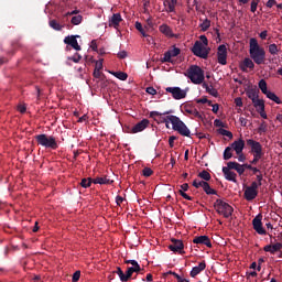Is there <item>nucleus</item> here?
Here are the masks:
<instances>
[{"label":"nucleus","mask_w":282,"mask_h":282,"mask_svg":"<svg viewBox=\"0 0 282 282\" xmlns=\"http://www.w3.org/2000/svg\"><path fill=\"white\" fill-rule=\"evenodd\" d=\"M249 54L256 65H265V48L254 37L249 40Z\"/></svg>","instance_id":"f257e3e1"},{"label":"nucleus","mask_w":282,"mask_h":282,"mask_svg":"<svg viewBox=\"0 0 282 282\" xmlns=\"http://www.w3.org/2000/svg\"><path fill=\"white\" fill-rule=\"evenodd\" d=\"M35 142L39 147H43L44 149H52V151L58 149V142L54 135H47L45 133L36 134Z\"/></svg>","instance_id":"f03ea898"},{"label":"nucleus","mask_w":282,"mask_h":282,"mask_svg":"<svg viewBox=\"0 0 282 282\" xmlns=\"http://www.w3.org/2000/svg\"><path fill=\"white\" fill-rule=\"evenodd\" d=\"M169 120L172 124V129L177 131L180 135H184L185 138H191V130L186 127V123L180 119L177 116L170 115Z\"/></svg>","instance_id":"7ed1b4c3"},{"label":"nucleus","mask_w":282,"mask_h":282,"mask_svg":"<svg viewBox=\"0 0 282 282\" xmlns=\"http://www.w3.org/2000/svg\"><path fill=\"white\" fill-rule=\"evenodd\" d=\"M187 78L194 84V85H202L204 83V69L197 65H192L188 69L187 73L185 74Z\"/></svg>","instance_id":"20e7f679"},{"label":"nucleus","mask_w":282,"mask_h":282,"mask_svg":"<svg viewBox=\"0 0 282 282\" xmlns=\"http://www.w3.org/2000/svg\"><path fill=\"white\" fill-rule=\"evenodd\" d=\"M214 208L216 210V213H218V215H223V217H225V219H229L230 217H232V213H235V208H232V206H230V204L221 200V199H216V202L214 203Z\"/></svg>","instance_id":"39448f33"},{"label":"nucleus","mask_w":282,"mask_h":282,"mask_svg":"<svg viewBox=\"0 0 282 282\" xmlns=\"http://www.w3.org/2000/svg\"><path fill=\"white\" fill-rule=\"evenodd\" d=\"M192 52L194 56L206 59L208 58V54H210V48L202 44V42L196 41L192 47Z\"/></svg>","instance_id":"423d86ee"},{"label":"nucleus","mask_w":282,"mask_h":282,"mask_svg":"<svg viewBox=\"0 0 282 282\" xmlns=\"http://www.w3.org/2000/svg\"><path fill=\"white\" fill-rule=\"evenodd\" d=\"M247 147L250 148V153H252V155H264L263 145H261L259 141H254V139H248Z\"/></svg>","instance_id":"0eeeda50"},{"label":"nucleus","mask_w":282,"mask_h":282,"mask_svg":"<svg viewBox=\"0 0 282 282\" xmlns=\"http://www.w3.org/2000/svg\"><path fill=\"white\" fill-rule=\"evenodd\" d=\"M217 58L219 65H228V48L226 47V44L218 46Z\"/></svg>","instance_id":"6e6552de"},{"label":"nucleus","mask_w":282,"mask_h":282,"mask_svg":"<svg viewBox=\"0 0 282 282\" xmlns=\"http://www.w3.org/2000/svg\"><path fill=\"white\" fill-rule=\"evenodd\" d=\"M182 50L174 46L172 50L164 53L163 58H161V63H173V58H175V56H180Z\"/></svg>","instance_id":"1a4fd4ad"},{"label":"nucleus","mask_w":282,"mask_h":282,"mask_svg":"<svg viewBox=\"0 0 282 282\" xmlns=\"http://www.w3.org/2000/svg\"><path fill=\"white\" fill-rule=\"evenodd\" d=\"M171 245H169V250L171 252H175L177 254H184V242L182 240H177L175 238H172Z\"/></svg>","instance_id":"9d476101"},{"label":"nucleus","mask_w":282,"mask_h":282,"mask_svg":"<svg viewBox=\"0 0 282 282\" xmlns=\"http://www.w3.org/2000/svg\"><path fill=\"white\" fill-rule=\"evenodd\" d=\"M262 219H263V215L259 214L252 220L253 230H256V232H258V235H267L268 234L263 229V223L261 221Z\"/></svg>","instance_id":"9b49d317"},{"label":"nucleus","mask_w":282,"mask_h":282,"mask_svg":"<svg viewBox=\"0 0 282 282\" xmlns=\"http://www.w3.org/2000/svg\"><path fill=\"white\" fill-rule=\"evenodd\" d=\"M167 94H172L174 100H182L186 96V90H182L180 87H167L165 88Z\"/></svg>","instance_id":"f8f14e48"},{"label":"nucleus","mask_w":282,"mask_h":282,"mask_svg":"<svg viewBox=\"0 0 282 282\" xmlns=\"http://www.w3.org/2000/svg\"><path fill=\"white\" fill-rule=\"evenodd\" d=\"M77 39H80V35H68L64 39V43L76 50V52H80L82 47L78 45Z\"/></svg>","instance_id":"ddd939ff"},{"label":"nucleus","mask_w":282,"mask_h":282,"mask_svg":"<svg viewBox=\"0 0 282 282\" xmlns=\"http://www.w3.org/2000/svg\"><path fill=\"white\" fill-rule=\"evenodd\" d=\"M245 148L246 141H243V139H238L234 141L230 145L231 151H235L237 155H241V153H243Z\"/></svg>","instance_id":"4468645a"},{"label":"nucleus","mask_w":282,"mask_h":282,"mask_svg":"<svg viewBox=\"0 0 282 282\" xmlns=\"http://www.w3.org/2000/svg\"><path fill=\"white\" fill-rule=\"evenodd\" d=\"M223 173H224L225 180L237 184V173L232 172V169H229L228 163H227V166L223 167Z\"/></svg>","instance_id":"2eb2a0df"},{"label":"nucleus","mask_w":282,"mask_h":282,"mask_svg":"<svg viewBox=\"0 0 282 282\" xmlns=\"http://www.w3.org/2000/svg\"><path fill=\"white\" fill-rule=\"evenodd\" d=\"M149 124H150L149 119H143L133 126L130 133H140V132L144 131V129H147V127H149Z\"/></svg>","instance_id":"dca6fc26"},{"label":"nucleus","mask_w":282,"mask_h":282,"mask_svg":"<svg viewBox=\"0 0 282 282\" xmlns=\"http://www.w3.org/2000/svg\"><path fill=\"white\" fill-rule=\"evenodd\" d=\"M120 23H122V15L120 13H115L109 19V28H115V30H118L120 28Z\"/></svg>","instance_id":"f3484780"},{"label":"nucleus","mask_w":282,"mask_h":282,"mask_svg":"<svg viewBox=\"0 0 282 282\" xmlns=\"http://www.w3.org/2000/svg\"><path fill=\"white\" fill-rule=\"evenodd\" d=\"M193 243H196L199 246H206L207 248H213V242H210V238H208V236L195 237L193 240Z\"/></svg>","instance_id":"a211bd4d"},{"label":"nucleus","mask_w":282,"mask_h":282,"mask_svg":"<svg viewBox=\"0 0 282 282\" xmlns=\"http://www.w3.org/2000/svg\"><path fill=\"white\" fill-rule=\"evenodd\" d=\"M264 252H270V254H276V252H281L282 243L275 242L274 245H267L263 247Z\"/></svg>","instance_id":"6ab92c4d"},{"label":"nucleus","mask_w":282,"mask_h":282,"mask_svg":"<svg viewBox=\"0 0 282 282\" xmlns=\"http://www.w3.org/2000/svg\"><path fill=\"white\" fill-rule=\"evenodd\" d=\"M241 72H248V69H254V62L250 57H246L240 64Z\"/></svg>","instance_id":"aec40b11"},{"label":"nucleus","mask_w":282,"mask_h":282,"mask_svg":"<svg viewBox=\"0 0 282 282\" xmlns=\"http://www.w3.org/2000/svg\"><path fill=\"white\" fill-rule=\"evenodd\" d=\"M204 270H206V261H202L197 267H194L189 272V276H192V279H195V276H197V274H199L200 272H204Z\"/></svg>","instance_id":"412c9836"},{"label":"nucleus","mask_w":282,"mask_h":282,"mask_svg":"<svg viewBox=\"0 0 282 282\" xmlns=\"http://www.w3.org/2000/svg\"><path fill=\"white\" fill-rule=\"evenodd\" d=\"M227 164H229V169H231V171H236L238 173V175H243V173H246L243 165L239 164L238 162L230 161Z\"/></svg>","instance_id":"4be33fe9"},{"label":"nucleus","mask_w":282,"mask_h":282,"mask_svg":"<svg viewBox=\"0 0 282 282\" xmlns=\"http://www.w3.org/2000/svg\"><path fill=\"white\" fill-rule=\"evenodd\" d=\"M159 32H161V34H164V36H167L169 39H173V36H175V34H173V29H171V26H169L167 24L160 25Z\"/></svg>","instance_id":"5701e85b"},{"label":"nucleus","mask_w":282,"mask_h":282,"mask_svg":"<svg viewBox=\"0 0 282 282\" xmlns=\"http://www.w3.org/2000/svg\"><path fill=\"white\" fill-rule=\"evenodd\" d=\"M245 199L247 202H252V199H257V195H259V191L251 189L250 187H247L245 189Z\"/></svg>","instance_id":"b1692460"},{"label":"nucleus","mask_w":282,"mask_h":282,"mask_svg":"<svg viewBox=\"0 0 282 282\" xmlns=\"http://www.w3.org/2000/svg\"><path fill=\"white\" fill-rule=\"evenodd\" d=\"M184 109L186 113H189V116H194V118H198V120H204V116H202L197 109L191 108L188 105H186Z\"/></svg>","instance_id":"393cba45"},{"label":"nucleus","mask_w":282,"mask_h":282,"mask_svg":"<svg viewBox=\"0 0 282 282\" xmlns=\"http://www.w3.org/2000/svg\"><path fill=\"white\" fill-rule=\"evenodd\" d=\"M127 272H128V280H129L133 276V272H135L137 274H144V269H142L139 264L137 267H128Z\"/></svg>","instance_id":"a878e982"},{"label":"nucleus","mask_w":282,"mask_h":282,"mask_svg":"<svg viewBox=\"0 0 282 282\" xmlns=\"http://www.w3.org/2000/svg\"><path fill=\"white\" fill-rule=\"evenodd\" d=\"M113 274H118L121 282L129 281L128 271H126V273H124L120 267H117V270L113 271Z\"/></svg>","instance_id":"bb28decb"},{"label":"nucleus","mask_w":282,"mask_h":282,"mask_svg":"<svg viewBox=\"0 0 282 282\" xmlns=\"http://www.w3.org/2000/svg\"><path fill=\"white\" fill-rule=\"evenodd\" d=\"M93 184H113V181L107 178V176L96 177L95 180H93Z\"/></svg>","instance_id":"cd10ccee"},{"label":"nucleus","mask_w":282,"mask_h":282,"mask_svg":"<svg viewBox=\"0 0 282 282\" xmlns=\"http://www.w3.org/2000/svg\"><path fill=\"white\" fill-rule=\"evenodd\" d=\"M247 96H248L249 100H251L253 102L257 99H259V90H257V89H249L247 91Z\"/></svg>","instance_id":"c85d7f7f"},{"label":"nucleus","mask_w":282,"mask_h":282,"mask_svg":"<svg viewBox=\"0 0 282 282\" xmlns=\"http://www.w3.org/2000/svg\"><path fill=\"white\" fill-rule=\"evenodd\" d=\"M253 107L257 108V111H263V109H265V101H263V99H256L254 101H252Z\"/></svg>","instance_id":"c756f323"},{"label":"nucleus","mask_w":282,"mask_h":282,"mask_svg":"<svg viewBox=\"0 0 282 282\" xmlns=\"http://www.w3.org/2000/svg\"><path fill=\"white\" fill-rule=\"evenodd\" d=\"M203 191H205L206 195H217V191L212 188L210 184H208L206 181L203 183Z\"/></svg>","instance_id":"7c9ffc66"},{"label":"nucleus","mask_w":282,"mask_h":282,"mask_svg":"<svg viewBox=\"0 0 282 282\" xmlns=\"http://www.w3.org/2000/svg\"><path fill=\"white\" fill-rule=\"evenodd\" d=\"M267 98H269V100H272L273 102H275L276 105H281L282 101L281 99L279 98V96H276V94L272 93V91H268L267 93Z\"/></svg>","instance_id":"2f4dec72"},{"label":"nucleus","mask_w":282,"mask_h":282,"mask_svg":"<svg viewBox=\"0 0 282 282\" xmlns=\"http://www.w3.org/2000/svg\"><path fill=\"white\" fill-rule=\"evenodd\" d=\"M163 6L166 8L167 6V9H166V12L171 13V12H175V6H177V1H164Z\"/></svg>","instance_id":"473e14b6"},{"label":"nucleus","mask_w":282,"mask_h":282,"mask_svg":"<svg viewBox=\"0 0 282 282\" xmlns=\"http://www.w3.org/2000/svg\"><path fill=\"white\" fill-rule=\"evenodd\" d=\"M50 28H52L53 30H56L57 32H61V30H63V25H61V23H58V21L56 20H51L48 22Z\"/></svg>","instance_id":"72a5a7b5"},{"label":"nucleus","mask_w":282,"mask_h":282,"mask_svg":"<svg viewBox=\"0 0 282 282\" xmlns=\"http://www.w3.org/2000/svg\"><path fill=\"white\" fill-rule=\"evenodd\" d=\"M113 76L119 80H127V78H129V75L124 72H116L113 73Z\"/></svg>","instance_id":"f704fd0d"},{"label":"nucleus","mask_w":282,"mask_h":282,"mask_svg":"<svg viewBox=\"0 0 282 282\" xmlns=\"http://www.w3.org/2000/svg\"><path fill=\"white\" fill-rule=\"evenodd\" d=\"M93 183H94V180L91 178H83L80 182V186L83 188H89V186H91Z\"/></svg>","instance_id":"c9c22d12"},{"label":"nucleus","mask_w":282,"mask_h":282,"mask_svg":"<svg viewBox=\"0 0 282 282\" xmlns=\"http://www.w3.org/2000/svg\"><path fill=\"white\" fill-rule=\"evenodd\" d=\"M218 133L220 135H225L226 138H229V140H232V132H230L224 128L218 129Z\"/></svg>","instance_id":"e433bc0d"},{"label":"nucleus","mask_w":282,"mask_h":282,"mask_svg":"<svg viewBox=\"0 0 282 282\" xmlns=\"http://www.w3.org/2000/svg\"><path fill=\"white\" fill-rule=\"evenodd\" d=\"M198 177L202 180H205V182H210V173L208 171L204 170L198 174Z\"/></svg>","instance_id":"4c0bfd02"},{"label":"nucleus","mask_w":282,"mask_h":282,"mask_svg":"<svg viewBox=\"0 0 282 282\" xmlns=\"http://www.w3.org/2000/svg\"><path fill=\"white\" fill-rule=\"evenodd\" d=\"M73 25H80L83 23V15H74L70 20Z\"/></svg>","instance_id":"58836bf2"},{"label":"nucleus","mask_w":282,"mask_h":282,"mask_svg":"<svg viewBox=\"0 0 282 282\" xmlns=\"http://www.w3.org/2000/svg\"><path fill=\"white\" fill-rule=\"evenodd\" d=\"M134 28L135 30H138V32H140V34H142V36L144 37L149 36L147 32H144V28H142V23L135 22Z\"/></svg>","instance_id":"ea45409f"},{"label":"nucleus","mask_w":282,"mask_h":282,"mask_svg":"<svg viewBox=\"0 0 282 282\" xmlns=\"http://www.w3.org/2000/svg\"><path fill=\"white\" fill-rule=\"evenodd\" d=\"M232 158V148L227 147L224 151V160H230Z\"/></svg>","instance_id":"a19ab883"},{"label":"nucleus","mask_w":282,"mask_h":282,"mask_svg":"<svg viewBox=\"0 0 282 282\" xmlns=\"http://www.w3.org/2000/svg\"><path fill=\"white\" fill-rule=\"evenodd\" d=\"M169 113H173V110H169L165 112L151 111L150 118H155L156 116H169Z\"/></svg>","instance_id":"79ce46f5"},{"label":"nucleus","mask_w":282,"mask_h":282,"mask_svg":"<svg viewBox=\"0 0 282 282\" xmlns=\"http://www.w3.org/2000/svg\"><path fill=\"white\" fill-rule=\"evenodd\" d=\"M206 91L209 94V96H214V98H218L219 96V93L213 86H209Z\"/></svg>","instance_id":"37998d69"},{"label":"nucleus","mask_w":282,"mask_h":282,"mask_svg":"<svg viewBox=\"0 0 282 282\" xmlns=\"http://www.w3.org/2000/svg\"><path fill=\"white\" fill-rule=\"evenodd\" d=\"M269 52L274 56L279 54V46L276 44H270L269 45Z\"/></svg>","instance_id":"c03bdc74"},{"label":"nucleus","mask_w":282,"mask_h":282,"mask_svg":"<svg viewBox=\"0 0 282 282\" xmlns=\"http://www.w3.org/2000/svg\"><path fill=\"white\" fill-rule=\"evenodd\" d=\"M196 102L198 105H206V102H207L209 107L213 106V101L208 100V98H206V97L197 99Z\"/></svg>","instance_id":"a18cd8bd"},{"label":"nucleus","mask_w":282,"mask_h":282,"mask_svg":"<svg viewBox=\"0 0 282 282\" xmlns=\"http://www.w3.org/2000/svg\"><path fill=\"white\" fill-rule=\"evenodd\" d=\"M200 28L203 30V32H206L208 30V28H210V20L206 19L202 24Z\"/></svg>","instance_id":"49530a36"},{"label":"nucleus","mask_w":282,"mask_h":282,"mask_svg":"<svg viewBox=\"0 0 282 282\" xmlns=\"http://www.w3.org/2000/svg\"><path fill=\"white\" fill-rule=\"evenodd\" d=\"M261 158H263V154H253V160L250 161V164H253V165L259 164V160H261Z\"/></svg>","instance_id":"de8ad7c7"},{"label":"nucleus","mask_w":282,"mask_h":282,"mask_svg":"<svg viewBox=\"0 0 282 282\" xmlns=\"http://www.w3.org/2000/svg\"><path fill=\"white\" fill-rule=\"evenodd\" d=\"M142 173L144 177H151V175H153V170H151V167H144Z\"/></svg>","instance_id":"09e8293b"},{"label":"nucleus","mask_w":282,"mask_h":282,"mask_svg":"<svg viewBox=\"0 0 282 282\" xmlns=\"http://www.w3.org/2000/svg\"><path fill=\"white\" fill-rule=\"evenodd\" d=\"M265 131H268V124L265 123V121H263L262 123H260L258 132L265 133Z\"/></svg>","instance_id":"8fccbe9b"},{"label":"nucleus","mask_w":282,"mask_h":282,"mask_svg":"<svg viewBox=\"0 0 282 282\" xmlns=\"http://www.w3.org/2000/svg\"><path fill=\"white\" fill-rule=\"evenodd\" d=\"M204 184H206V181H197V180L193 181V186L195 188H199V187L203 188Z\"/></svg>","instance_id":"3c124183"},{"label":"nucleus","mask_w":282,"mask_h":282,"mask_svg":"<svg viewBox=\"0 0 282 282\" xmlns=\"http://www.w3.org/2000/svg\"><path fill=\"white\" fill-rule=\"evenodd\" d=\"M83 56L78 53H76L73 57H68L69 61H73V63H80V59Z\"/></svg>","instance_id":"603ef678"},{"label":"nucleus","mask_w":282,"mask_h":282,"mask_svg":"<svg viewBox=\"0 0 282 282\" xmlns=\"http://www.w3.org/2000/svg\"><path fill=\"white\" fill-rule=\"evenodd\" d=\"M178 193L184 199H187V202H193V197L188 196L184 191L180 189Z\"/></svg>","instance_id":"864d4df0"},{"label":"nucleus","mask_w":282,"mask_h":282,"mask_svg":"<svg viewBox=\"0 0 282 282\" xmlns=\"http://www.w3.org/2000/svg\"><path fill=\"white\" fill-rule=\"evenodd\" d=\"M259 186H261V185H259V183H257V181H253L251 183V185L248 186L247 188H251V191H259Z\"/></svg>","instance_id":"5fc2aeb1"},{"label":"nucleus","mask_w":282,"mask_h":282,"mask_svg":"<svg viewBox=\"0 0 282 282\" xmlns=\"http://www.w3.org/2000/svg\"><path fill=\"white\" fill-rule=\"evenodd\" d=\"M202 45H204L205 47H208V37H206V35H200L199 36Z\"/></svg>","instance_id":"6e6d98bb"},{"label":"nucleus","mask_w":282,"mask_h":282,"mask_svg":"<svg viewBox=\"0 0 282 282\" xmlns=\"http://www.w3.org/2000/svg\"><path fill=\"white\" fill-rule=\"evenodd\" d=\"M147 94H149L150 96H155V94H158V90H155V88H153V87H148L147 88Z\"/></svg>","instance_id":"4d7b16f0"},{"label":"nucleus","mask_w":282,"mask_h":282,"mask_svg":"<svg viewBox=\"0 0 282 282\" xmlns=\"http://www.w3.org/2000/svg\"><path fill=\"white\" fill-rule=\"evenodd\" d=\"M78 281H80V271H76L73 274V282H78Z\"/></svg>","instance_id":"13d9d810"},{"label":"nucleus","mask_w":282,"mask_h":282,"mask_svg":"<svg viewBox=\"0 0 282 282\" xmlns=\"http://www.w3.org/2000/svg\"><path fill=\"white\" fill-rule=\"evenodd\" d=\"M175 279L177 280V282H191L187 279L182 278V275L174 273Z\"/></svg>","instance_id":"bf43d9fd"},{"label":"nucleus","mask_w":282,"mask_h":282,"mask_svg":"<svg viewBox=\"0 0 282 282\" xmlns=\"http://www.w3.org/2000/svg\"><path fill=\"white\" fill-rule=\"evenodd\" d=\"M267 86H268V83L265 82V79H261L258 84V87L260 90H262Z\"/></svg>","instance_id":"052dcab7"},{"label":"nucleus","mask_w":282,"mask_h":282,"mask_svg":"<svg viewBox=\"0 0 282 282\" xmlns=\"http://www.w3.org/2000/svg\"><path fill=\"white\" fill-rule=\"evenodd\" d=\"M235 105H236V107H243V101H242L241 97H238L235 99Z\"/></svg>","instance_id":"680f3d73"},{"label":"nucleus","mask_w":282,"mask_h":282,"mask_svg":"<svg viewBox=\"0 0 282 282\" xmlns=\"http://www.w3.org/2000/svg\"><path fill=\"white\" fill-rule=\"evenodd\" d=\"M175 140H177L176 137L172 135V137L169 138V144H170L171 149H173V147L175 144Z\"/></svg>","instance_id":"e2e57ef3"},{"label":"nucleus","mask_w":282,"mask_h":282,"mask_svg":"<svg viewBox=\"0 0 282 282\" xmlns=\"http://www.w3.org/2000/svg\"><path fill=\"white\" fill-rule=\"evenodd\" d=\"M259 6V2H256L254 0L251 2V12H257V8Z\"/></svg>","instance_id":"0e129e2a"},{"label":"nucleus","mask_w":282,"mask_h":282,"mask_svg":"<svg viewBox=\"0 0 282 282\" xmlns=\"http://www.w3.org/2000/svg\"><path fill=\"white\" fill-rule=\"evenodd\" d=\"M276 6V0H268L267 8H274Z\"/></svg>","instance_id":"69168bd1"},{"label":"nucleus","mask_w":282,"mask_h":282,"mask_svg":"<svg viewBox=\"0 0 282 282\" xmlns=\"http://www.w3.org/2000/svg\"><path fill=\"white\" fill-rule=\"evenodd\" d=\"M95 69H98V70L102 69V59L96 62Z\"/></svg>","instance_id":"338daca9"},{"label":"nucleus","mask_w":282,"mask_h":282,"mask_svg":"<svg viewBox=\"0 0 282 282\" xmlns=\"http://www.w3.org/2000/svg\"><path fill=\"white\" fill-rule=\"evenodd\" d=\"M118 58H127V51H121L117 54Z\"/></svg>","instance_id":"774afa93"}]
</instances>
